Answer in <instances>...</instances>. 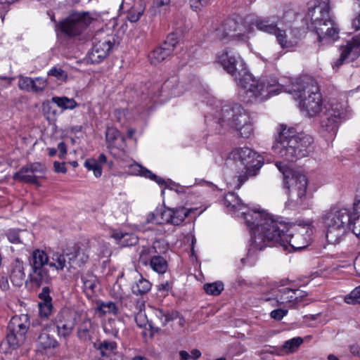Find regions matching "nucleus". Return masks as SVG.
Returning a JSON list of instances; mask_svg holds the SVG:
<instances>
[{"label":"nucleus","mask_w":360,"mask_h":360,"mask_svg":"<svg viewBox=\"0 0 360 360\" xmlns=\"http://www.w3.org/2000/svg\"><path fill=\"white\" fill-rule=\"evenodd\" d=\"M276 166L283 174L285 179V186L288 189L289 196L297 205H302L306 199V191L307 188V179L303 174L290 172L288 167L277 162Z\"/></svg>","instance_id":"8"},{"label":"nucleus","mask_w":360,"mask_h":360,"mask_svg":"<svg viewBox=\"0 0 360 360\" xmlns=\"http://www.w3.org/2000/svg\"><path fill=\"white\" fill-rule=\"evenodd\" d=\"M8 333L6 335L7 342L12 349H16L19 348L25 341L26 335L17 333H13V331L8 330Z\"/></svg>","instance_id":"37"},{"label":"nucleus","mask_w":360,"mask_h":360,"mask_svg":"<svg viewBox=\"0 0 360 360\" xmlns=\"http://www.w3.org/2000/svg\"><path fill=\"white\" fill-rule=\"evenodd\" d=\"M96 330V326L89 318H84L79 324L77 335L80 341L89 343L93 339Z\"/></svg>","instance_id":"25"},{"label":"nucleus","mask_w":360,"mask_h":360,"mask_svg":"<svg viewBox=\"0 0 360 360\" xmlns=\"http://www.w3.org/2000/svg\"><path fill=\"white\" fill-rule=\"evenodd\" d=\"M29 279L30 281L34 283L37 287H40L43 283H49L51 277L48 270L45 267L32 268L29 274Z\"/></svg>","instance_id":"30"},{"label":"nucleus","mask_w":360,"mask_h":360,"mask_svg":"<svg viewBox=\"0 0 360 360\" xmlns=\"http://www.w3.org/2000/svg\"><path fill=\"white\" fill-rule=\"evenodd\" d=\"M203 288L207 294L217 296L219 295L224 290V284L220 281L212 283H205Z\"/></svg>","instance_id":"44"},{"label":"nucleus","mask_w":360,"mask_h":360,"mask_svg":"<svg viewBox=\"0 0 360 360\" xmlns=\"http://www.w3.org/2000/svg\"><path fill=\"white\" fill-rule=\"evenodd\" d=\"M151 288V283L146 278L141 277L131 286L132 292L136 295H143L149 292Z\"/></svg>","instance_id":"38"},{"label":"nucleus","mask_w":360,"mask_h":360,"mask_svg":"<svg viewBox=\"0 0 360 360\" xmlns=\"http://www.w3.org/2000/svg\"><path fill=\"white\" fill-rule=\"evenodd\" d=\"M276 295V302L281 305L287 307H294L297 304L296 298L295 297L294 290L291 288H285L278 290Z\"/></svg>","instance_id":"31"},{"label":"nucleus","mask_w":360,"mask_h":360,"mask_svg":"<svg viewBox=\"0 0 360 360\" xmlns=\"http://www.w3.org/2000/svg\"><path fill=\"white\" fill-rule=\"evenodd\" d=\"M121 322L115 319H109L103 326L104 331L107 333L111 334L115 337L117 336L119 326Z\"/></svg>","instance_id":"46"},{"label":"nucleus","mask_w":360,"mask_h":360,"mask_svg":"<svg viewBox=\"0 0 360 360\" xmlns=\"http://www.w3.org/2000/svg\"><path fill=\"white\" fill-rule=\"evenodd\" d=\"M349 221V231L360 238V210H354V206L351 212Z\"/></svg>","instance_id":"42"},{"label":"nucleus","mask_w":360,"mask_h":360,"mask_svg":"<svg viewBox=\"0 0 360 360\" xmlns=\"http://www.w3.org/2000/svg\"><path fill=\"white\" fill-rule=\"evenodd\" d=\"M111 236L116 240L118 245L122 247L134 245L139 241L138 237L134 233H124L120 230L114 231Z\"/></svg>","instance_id":"29"},{"label":"nucleus","mask_w":360,"mask_h":360,"mask_svg":"<svg viewBox=\"0 0 360 360\" xmlns=\"http://www.w3.org/2000/svg\"><path fill=\"white\" fill-rule=\"evenodd\" d=\"M163 210H156L155 212H151L148 215L147 221L155 224H162L163 223H157L158 220H162L160 213Z\"/></svg>","instance_id":"59"},{"label":"nucleus","mask_w":360,"mask_h":360,"mask_svg":"<svg viewBox=\"0 0 360 360\" xmlns=\"http://www.w3.org/2000/svg\"><path fill=\"white\" fill-rule=\"evenodd\" d=\"M345 301L349 304H360V285L346 296Z\"/></svg>","instance_id":"50"},{"label":"nucleus","mask_w":360,"mask_h":360,"mask_svg":"<svg viewBox=\"0 0 360 360\" xmlns=\"http://www.w3.org/2000/svg\"><path fill=\"white\" fill-rule=\"evenodd\" d=\"M52 330L51 325H46L36 331V342L39 350L50 349L59 345L58 341L50 334Z\"/></svg>","instance_id":"19"},{"label":"nucleus","mask_w":360,"mask_h":360,"mask_svg":"<svg viewBox=\"0 0 360 360\" xmlns=\"http://www.w3.org/2000/svg\"><path fill=\"white\" fill-rule=\"evenodd\" d=\"M214 37L219 40H224L229 39L226 30L222 25V23L219 24L214 31Z\"/></svg>","instance_id":"57"},{"label":"nucleus","mask_w":360,"mask_h":360,"mask_svg":"<svg viewBox=\"0 0 360 360\" xmlns=\"http://www.w3.org/2000/svg\"><path fill=\"white\" fill-rule=\"evenodd\" d=\"M177 44L178 39L176 34H169L160 46L149 53L148 58L150 63L155 65L166 60L172 55Z\"/></svg>","instance_id":"13"},{"label":"nucleus","mask_w":360,"mask_h":360,"mask_svg":"<svg viewBox=\"0 0 360 360\" xmlns=\"http://www.w3.org/2000/svg\"><path fill=\"white\" fill-rule=\"evenodd\" d=\"M46 170L44 165L36 162L28 163L20 168V169L15 172L13 179L15 181H18L22 183L38 184L37 176L36 173H44Z\"/></svg>","instance_id":"15"},{"label":"nucleus","mask_w":360,"mask_h":360,"mask_svg":"<svg viewBox=\"0 0 360 360\" xmlns=\"http://www.w3.org/2000/svg\"><path fill=\"white\" fill-rule=\"evenodd\" d=\"M229 39L246 41L248 37L243 33V26L233 19H228L222 22Z\"/></svg>","instance_id":"24"},{"label":"nucleus","mask_w":360,"mask_h":360,"mask_svg":"<svg viewBox=\"0 0 360 360\" xmlns=\"http://www.w3.org/2000/svg\"><path fill=\"white\" fill-rule=\"evenodd\" d=\"M278 18L275 16L271 17H257L252 24L256 28L263 32L274 34L277 31L278 28Z\"/></svg>","instance_id":"23"},{"label":"nucleus","mask_w":360,"mask_h":360,"mask_svg":"<svg viewBox=\"0 0 360 360\" xmlns=\"http://www.w3.org/2000/svg\"><path fill=\"white\" fill-rule=\"evenodd\" d=\"M96 18L88 11L75 12L60 23V30L65 34L74 37L80 35Z\"/></svg>","instance_id":"11"},{"label":"nucleus","mask_w":360,"mask_h":360,"mask_svg":"<svg viewBox=\"0 0 360 360\" xmlns=\"http://www.w3.org/2000/svg\"><path fill=\"white\" fill-rule=\"evenodd\" d=\"M127 4L124 3V0H122L120 5V10L126 11L127 12V18L131 22H137L145 11V4L142 0L134 1L133 4L129 7H127Z\"/></svg>","instance_id":"22"},{"label":"nucleus","mask_w":360,"mask_h":360,"mask_svg":"<svg viewBox=\"0 0 360 360\" xmlns=\"http://www.w3.org/2000/svg\"><path fill=\"white\" fill-rule=\"evenodd\" d=\"M274 35L276 36L277 41L283 49L292 47L295 44H297V40L295 39H288L285 31L281 30L278 27Z\"/></svg>","instance_id":"41"},{"label":"nucleus","mask_w":360,"mask_h":360,"mask_svg":"<svg viewBox=\"0 0 360 360\" xmlns=\"http://www.w3.org/2000/svg\"><path fill=\"white\" fill-rule=\"evenodd\" d=\"M224 204L229 211L240 210L243 207L240 199L234 193H229L225 195Z\"/></svg>","instance_id":"35"},{"label":"nucleus","mask_w":360,"mask_h":360,"mask_svg":"<svg viewBox=\"0 0 360 360\" xmlns=\"http://www.w3.org/2000/svg\"><path fill=\"white\" fill-rule=\"evenodd\" d=\"M82 280L85 290H90L91 292L94 291L97 284V279L95 276L92 275H87L86 276H82Z\"/></svg>","instance_id":"52"},{"label":"nucleus","mask_w":360,"mask_h":360,"mask_svg":"<svg viewBox=\"0 0 360 360\" xmlns=\"http://www.w3.org/2000/svg\"><path fill=\"white\" fill-rule=\"evenodd\" d=\"M10 279L11 283L18 287H20L25 281V273L24 264L19 259H16L11 266Z\"/></svg>","instance_id":"26"},{"label":"nucleus","mask_w":360,"mask_h":360,"mask_svg":"<svg viewBox=\"0 0 360 360\" xmlns=\"http://www.w3.org/2000/svg\"><path fill=\"white\" fill-rule=\"evenodd\" d=\"M285 229L281 231L276 229L274 233L272 241L267 243L269 247H281L283 250H288L290 246L293 250H302L310 244V238L307 234L296 233L293 235L288 224L283 222Z\"/></svg>","instance_id":"9"},{"label":"nucleus","mask_w":360,"mask_h":360,"mask_svg":"<svg viewBox=\"0 0 360 360\" xmlns=\"http://www.w3.org/2000/svg\"><path fill=\"white\" fill-rule=\"evenodd\" d=\"M329 0H324L318 5L314 4L309 7L308 16L311 19V27L320 25L321 22L330 17Z\"/></svg>","instance_id":"20"},{"label":"nucleus","mask_w":360,"mask_h":360,"mask_svg":"<svg viewBox=\"0 0 360 360\" xmlns=\"http://www.w3.org/2000/svg\"><path fill=\"white\" fill-rule=\"evenodd\" d=\"M134 167L136 169L137 174L146 178H148L150 180L155 181L158 185L161 186H165V187H168L172 183L170 179L166 181L139 165H134Z\"/></svg>","instance_id":"34"},{"label":"nucleus","mask_w":360,"mask_h":360,"mask_svg":"<svg viewBox=\"0 0 360 360\" xmlns=\"http://www.w3.org/2000/svg\"><path fill=\"white\" fill-rule=\"evenodd\" d=\"M48 75L61 80H65L68 77L67 73L63 69L56 67L51 68L49 71Z\"/></svg>","instance_id":"55"},{"label":"nucleus","mask_w":360,"mask_h":360,"mask_svg":"<svg viewBox=\"0 0 360 360\" xmlns=\"http://www.w3.org/2000/svg\"><path fill=\"white\" fill-rule=\"evenodd\" d=\"M231 157L236 162H239L244 166L242 173L238 176V188L248 180L250 176L257 175L258 170L263 165V158L255 151L249 148H240L233 150Z\"/></svg>","instance_id":"7"},{"label":"nucleus","mask_w":360,"mask_h":360,"mask_svg":"<svg viewBox=\"0 0 360 360\" xmlns=\"http://www.w3.org/2000/svg\"><path fill=\"white\" fill-rule=\"evenodd\" d=\"M272 149L275 154L286 162H294L307 157L311 151L313 138L302 132H297L294 127L281 124L278 129Z\"/></svg>","instance_id":"2"},{"label":"nucleus","mask_w":360,"mask_h":360,"mask_svg":"<svg viewBox=\"0 0 360 360\" xmlns=\"http://www.w3.org/2000/svg\"><path fill=\"white\" fill-rule=\"evenodd\" d=\"M68 258V269H77L83 266L89 259L86 250L75 246L65 252Z\"/></svg>","instance_id":"21"},{"label":"nucleus","mask_w":360,"mask_h":360,"mask_svg":"<svg viewBox=\"0 0 360 360\" xmlns=\"http://www.w3.org/2000/svg\"><path fill=\"white\" fill-rule=\"evenodd\" d=\"M190 5L193 10H200L202 7L207 5L208 0H190Z\"/></svg>","instance_id":"62"},{"label":"nucleus","mask_w":360,"mask_h":360,"mask_svg":"<svg viewBox=\"0 0 360 360\" xmlns=\"http://www.w3.org/2000/svg\"><path fill=\"white\" fill-rule=\"evenodd\" d=\"M288 314L287 309H277L273 310L270 316L272 319L276 321H281Z\"/></svg>","instance_id":"60"},{"label":"nucleus","mask_w":360,"mask_h":360,"mask_svg":"<svg viewBox=\"0 0 360 360\" xmlns=\"http://www.w3.org/2000/svg\"><path fill=\"white\" fill-rule=\"evenodd\" d=\"M39 314L41 317H48L51 312V303H39Z\"/></svg>","instance_id":"56"},{"label":"nucleus","mask_w":360,"mask_h":360,"mask_svg":"<svg viewBox=\"0 0 360 360\" xmlns=\"http://www.w3.org/2000/svg\"><path fill=\"white\" fill-rule=\"evenodd\" d=\"M32 78L20 76L18 80V86L20 89L32 92Z\"/></svg>","instance_id":"53"},{"label":"nucleus","mask_w":360,"mask_h":360,"mask_svg":"<svg viewBox=\"0 0 360 360\" xmlns=\"http://www.w3.org/2000/svg\"><path fill=\"white\" fill-rule=\"evenodd\" d=\"M39 297L45 303H51V297L50 296V289L46 286L42 288L41 292L39 294Z\"/></svg>","instance_id":"61"},{"label":"nucleus","mask_w":360,"mask_h":360,"mask_svg":"<svg viewBox=\"0 0 360 360\" xmlns=\"http://www.w3.org/2000/svg\"><path fill=\"white\" fill-rule=\"evenodd\" d=\"M242 215L248 226L250 229H255L250 240L248 255L255 254L268 247L267 243L273 240L272 236L276 229L280 228L281 231L285 229L283 221L275 219L264 211L252 210L243 212Z\"/></svg>","instance_id":"3"},{"label":"nucleus","mask_w":360,"mask_h":360,"mask_svg":"<svg viewBox=\"0 0 360 360\" xmlns=\"http://www.w3.org/2000/svg\"><path fill=\"white\" fill-rule=\"evenodd\" d=\"M58 150H59V158L63 159L67 154V146L65 142L61 141L58 144Z\"/></svg>","instance_id":"63"},{"label":"nucleus","mask_w":360,"mask_h":360,"mask_svg":"<svg viewBox=\"0 0 360 360\" xmlns=\"http://www.w3.org/2000/svg\"><path fill=\"white\" fill-rule=\"evenodd\" d=\"M29 327L28 318L26 315L13 316L8 325V330L26 335Z\"/></svg>","instance_id":"28"},{"label":"nucleus","mask_w":360,"mask_h":360,"mask_svg":"<svg viewBox=\"0 0 360 360\" xmlns=\"http://www.w3.org/2000/svg\"><path fill=\"white\" fill-rule=\"evenodd\" d=\"M97 309L102 314H116L117 313V308L116 307V304L112 302H102L101 304L98 306Z\"/></svg>","instance_id":"47"},{"label":"nucleus","mask_w":360,"mask_h":360,"mask_svg":"<svg viewBox=\"0 0 360 360\" xmlns=\"http://www.w3.org/2000/svg\"><path fill=\"white\" fill-rule=\"evenodd\" d=\"M351 211L346 208H333L323 217L326 237L330 244H338L349 231Z\"/></svg>","instance_id":"6"},{"label":"nucleus","mask_w":360,"mask_h":360,"mask_svg":"<svg viewBox=\"0 0 360 360\" xmlns=\"http://www.w3.org/2000/svg\"><path fill=\"white\" fill-rule=\"evenodd\" d=\"M219 120L222 127L233 129L242 138L248 139L253 133L250 115L238 103L224 105Z\"/></svg>","instance_id":"5"},{"label":"nucleus","mask_w":360,"mask_h":360,"mask_svg":"<svg viewBox=\"0 0 360 360\" xmlns=\"http://www.w3.org/2000/svg\"><path fill=\"white\" fill-rule=\"evenodd\" d=\"M32 92L38 93L43 91L47 86V81L43 77L32 79Z\"/></svg>","instance_id":"51"},{"label":"nucleus","mask_w":360,"mask_h":360,"mask_svg":"<svg viewBox=\"0 0 360 360\" xmlns=\"http://www.w3.org/2000/svg\"><path fill=\"white\" fill-rule=\"evenodd\" d=\"M281 91H286L293 95L295 98H300V108L307 112L309 116H315L322 110V97L317 84L310 78L298 79L289 86L280 84Z\"/></svg>","instance_id":"4"},{"label":"nucleus","mask_w":360,"mask_h":360,"mask_svg":"<svg viewBox=\"0 0 360 360\" xmlns=\"http://www.w3.org/2000/svg\"><path fill=\"white\" fill-rule=\"evenodd\" d=\"M219 63L236 81L243 90L244 101L252 103L264 101L272 94H276L281 86L274 79H257L248 71L240 56L232 50L226 49L218 56Z\"/></svg>","instance_id":"1"},{"label":"nucleus","mask_w":360,"mask_h":360,"mask_svg":"<svg viewBox=\"0 0 360 360\" xmlns=\"http://www.w3.org/2000/svg\"><path fill=\"white\" fill-rule=\"evenodd\" d=\"M29 263L31 269L45 267V265H49V259L44 250L37 249L32 252Z\"/></svg>","instance_id":"32"},{"label":"nucleus","mask_w":360,"mask_h":360,"mask_svg":"<svg viewBox=\"0 0 360 360\" xmlns=\"http://www.w3.org/2000/svg\"><path fill=\"white\" fill-rule=\"evenodd\" d=\"M84 166L91 171H93L96 177H100L102 174V167L96 159L89 158L85 160Z\"/></svg>","instance_id":"45"},{"label":"nucleus","mask_w":360,"mask_h":360,"mask_svg":"<svg viewBox=\"0 0 360 360\" xmlns=\"http://www.w3.org/2000/svg\"><path fill=\"white\" fill-rule=\"evenodd\" d=\"M54 169L56 172H60V173H65L67 172V169L65 167V162H54L53 163Z\"/></svg>","instance_id":"64"},{"label":"nucleus","mask_w":360,"mask_h":360,"mask_svg":"<svg viewBox=\"0 0 360 360\" xmlns=\"http://www.w3.org/2000/svg\"><path fill=\"white\" fill-rule=\"evenodd\" d=\"M320 24V25H316L311 27L314 32L318 36L319 42L323 44H329L339 38V29L331 17L324 20Z\"/></svg>","instance_id":"14"},{"label":"nucleus","mask_w":360,"mask_h":360,"mask_svg":"<svg viewBox=\"0 0 360 360\" xmlns=\"http://www.w3.org/2000/svg\"><path fill=\"white\" fill-rule=\"evenodd\" d=\"M193 212L191 209L186 207H179L176 209H164L160 212L162 220H158L157 223H165L174 226L181 224L184 219Z\"/></svg>","instance_id":"18"},{"label":"nucleus","mask_w":360,"mask_h":360,"mask_svg":"<svg viewBox=\"0 0 360 360\" xmlns=\"http://www.w3.org/2000/svg\"><path fill=\"white\" fill-rule=\"evenodd\" d=\"M161 245L160 241H155L153 246L143 247L139 254V261L144 265H147L150 262V259L157 254L161 253L158 252V249L160 248Z\"/></svg>","instance_id":"33"},{"label":"nucleus","mask_w":360,"mask_h":360,"mask_svg":"<svg viewBox=\"0 0 360 360\" xmlns=\"http://www.w3.org/2000/svg\"><path fill=\"white\" fill-rule=\"evenodd\" d=\"M51 102L56 104L58 107L63 110H72L78 106V103L73 98H69L66 96H53Z\"/></svg>","instance_id":"36"},{"label":"nucleus","mask_w":360,"mask_h":360,"mask_svg":"<svg viewBox=\"0 0 360 360\" xmlns=\"http://www.w3.org/2000/svg\"><path fill=\"white\" fill-rule=\"evenodd\" d=\"M66 255L64 253L54 252L51 257V261L49 262V266L54 267L57 270H63L65 267H69Z\"/></svg>","instance_id":"40"},{"label":"nucleus","mask_w":360,"mask_h":360,"mask_svg":"<svg viewBox=\"0 0 360 360\" xmlns=\"http://www.w3.org/2000/svg\"><path fill=\"white\" fill-rule=\"evenodd\" d=\"M116 347L117 344L115 342L105 340L100 344L98 349L101 351L102 355H108L112 353Z\"/></svg>","instance_id":"49"},{"label":"nucleus","mask_w":360,"mask_h":360,"mask_svg":"<svg viewBox=\"0 0 360 360\" xmlns=\"http://www.w3.org/2000/svg\"><path fill=\"white\" fill-rule=\"evenodd\" d=\"M115 45L113 36L101 37L96 34L94 38L93 46L88 53V60L92 64L99 63L105 58Z\"/></svg>","instance_id":"12"},{"label":"nucleus","mask_w":360,"mask_h":360,"mask_svg":"<svg viewBox=\"0 0 360 360\" xmlns=\"http://www.w3.org/2000/svg\"><path fill=\"white\" fill-rule=\"evenodd\" d=\"M149 264L154 271L160 274L165 273L168 268L166 259L158 255L150 259Z\"/></svg>","instance_id":"39"},{"label":"nucleus","mask_w":360,"mask_h":360,"mask_svg":"<svg viewBox=\"0 0 360 360\" xmlns=\"http://www.w3.org/2000/svg\"><path fill=\"white\" fill-rule=\"evenodd\" d=\"M325 108L326 111L321 120V127L324 131L335 135L339 125L349 117V111L345 105L337 102L328 104Z\"/></svg>","instance_id":"10"},{"label":"nucleus","mask_w":360,"mask_h":360,"mask_svg":"<svg viewBox=\"0 0 360 360\" xmlns=\"http://www.w3.org/2000/svg\"><path fill=\"white\" fill-rule=\"evenodd\" d=\"M303 343V339L300 337L293 338L284 342L282 349L285 353H293L296 352Z\"/></svg>","instance_id":"43"},{"label":"nucleus","mask_w":360,"mask_h":360,"mask_svg":"<svg viewBox=\"0 0 360 360\" xmlns=\"http://www.w3.org/2000/svg\"><path fill=\"white\" fill-rule=\"evenodd\" d=\"M8 240L15 244L23 243L25 244V241L22 238V236L16 230H10L7 234Z\"/></svg>","instance_id":"54"},{"label":"nucleus","mask_w":360,"mask_h":360,"mask_svg":"<svg viewBox=\"0 0 360 360\" xmlns=\"http://www.w3.org/2000/svg\"><path fill=\"white\" fill-rule=\"evenodd\" d=\"M76 324V314L70 310H63L56 319V326L60 337L70 335Z\"/></svg>","instance_id":"17"},{"label":"nucleus","mask_w":360,"mask_h":360,"mask_svg":"<svg viewBox=\"0 0 360 360\" xmlns=\"http://www.w3.org/2000/svg\"><path fill=\"white\" fill-rule=\"evenodd\" d=\"M105 140L108 148L123 149V143L125 141L124 136L115 127H108L105 132Z\"/></svg>","instance_id":"27"},{"label":"nucleus","mask_w":360,"mask_h":360,"mask_svg":"<svg viewBox=\"0 0 360 360\" xmlns=\"http://www.w3.org/2000/svg\"><path fill=\"white\" fill-rule=\"evenodd\" d=\"M171 0H153L152 9L155 14L165 12L169 7Z\"/></svg>","instance_id":"48"},{"label":"nucleus","mask_w":360,"mask_h":360,"mask_svg":"<svg viewBox=\"0 0 360 360\" xmlns=\"http://www.w3.org/2000/svg\"><path fill=\"white\" fill-rule=\"evenodd\" d=\"M340 50V58L334 62L333 68H338L347 60L352 61L359 57L360 55V33L353 37L347 42L346 45L342 46Z\"/></svg>","instance_id":"16"},{"label":"nucleus","mask_w":360,"mask_h":360,"mask_svg":"<svg viewBox=\"0 0 360 360\" xmlns=\"http://www.w3.org/2000/svg\"><path fill=\"white\" fill-rule=\"evenodd\" d=\"M178 318H180V313L178 311L172 310L166 311V319L162 321V326H165L167 323Z\"/></svg>","instance_id":"58"}]
</instances>
